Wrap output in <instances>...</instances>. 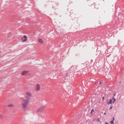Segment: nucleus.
Returning <instances> with one entry per match:
<instances>
[{
	"mask_svg": "<svg viewBox=\"0 0 124 124\" xmlns=\"http://www.w3.org/2000/svg\"><path fill=\"white\" fill-rule=\"evenodd\" d=\"M115 120V117H113V120L112 121H114Z\"/></svg>",
	"mask_w": 124,
	"mask_h": 124,
	"instance_id": "4468645a",
	"label": "nucleus"
},
{
	"mask_svg": "<svg viewBox=\"0 0 124 124\" xmlns=\"http://www.w3.org/2000/svg\"><path fill=\"white\" fill-rule=\"evenodd\" d=\"M104 115H106V112H105V113H104Z\"/></svg>",
	"mask_w": 124,
	"mask_h": 124,
	"instance_id": "dca6fc26",
	"label": "nucleus"
},
{
	"mask_svg": "<svg viewBox=\"0 0 124 124\" xmlns=\"http://www.w3.org/2000/svg\"><path fill=\"white\" fill-rule=\"evenodd\" d=\"M93 112H94V110L93 109L91 110V113H93Z\"/></svg>",
	"mask_w": 124,
	"mask_h": 124,
	"instance_id": "9b49d317",
	"label": "nucleus"
},
{
	"mask_svg": "<svg viewBox=\"0 0 124 124\" xmlns=\"http://www.w3.org/2000/svg\"><path fill=\"white\" fill-rule=\"evenodd\" d=\"M38 42H39V43H40V44H43V43H44L43 40L41 38H39L38 39Z\"/></svg>",
	"mask_w": 124,
	"mask_h": 124,
	"instance_id": "6e6552de",
	"label": "nucleus"
},
{
	"mask_svg": "<svg viewBox=\"0 0 124 124\" xmlns=\"http://www.w3.org/2000/svg\"><path fill=\"white\" fill-rule=\"evenodd\" d=\"M35 92H39V91H40V84H36L35 87Z\"/></svg>",
	"mask_w": 124,
	"mask_h": 124,
	"instance_id": "7ed1b4c3",
	"label": "nucleus"
},
{
	"mask_svg": "<svg viewBox=\"0 0 124 124\" xmlns=\"http://www.w3.org/2000/svg\"><path fill=\"white\" fill-rule=\"evenodd\" d=\"M26 95V99H23V102H21V106L23 110H25L28 107V105H29V103L31 100V98L32 97V94L31 92H27Z\"/></svg>",
	"mask_w": 124,
	"mask_h": 124,
	"instance_id": "f257e3e1",
	"label": "nucleus"
},
{
	"mask_svg": "<svg viewBox=\"0 0 124 124\" xmlns=\"http://www.w3.org/2000/svg\"><path fill=\"white\" fill-rule=\"evenodd\" d=\"M100 120H99V118H98L97 120V122H99Z\"/></svg>",
	"mask_w": 124,
	"mask_h": 124,
	"instance_id": "f8f14e48",
	"label": "nucleus"
},
{
	"mask_svg": "<svg viewBox=\"0 0 124 124\" xmlns=\"http://www.w3.org/2000/svg\"><path fill=\"white\" fill-rule=\"evenodd\" d=\"M66 76H67V77H68V76H69L68 75H67Z\"/></svg>",
	"mask_w": 124,
	"mask_h": 124,
	"instance_id": "a211bd4d",
	"label": "nucleus"
},
{
	"mask_svg": "<svg viewBox=\"0 0 124 124\" xmlns=\"http://www.w3.org/2000/svg\"><path fill=\"white\" fill-rule=\"evenodd\" d=\"M115 101H116V99L113 97L111 100H109V102H107V104H108V105H109V104H112V103H114Z\"/></svg>",
	"mask_w": 124,
	"mask_h": 124,
	"instance_id": "20e7f679",
	"label": "nucleus"
},
{
	"mask_svg": "<svg viewBox=\"0 0 124 124\" xmlns=\"http://www.w3.org/2000/svg\"><path fill=\"white\" fill-rule=\"evenodd\" d=\"M45 108H46V105L42 106V107H40V108H39L38 111L42 112V111H43V110H44V109H45Z\"/></svg>",
	"mask_w": 124,
	"mask_h": 124,
	"instance_id": "0eeeda50",
	"label": "nucleus"
},
{
	"mask_svg": "<svg viewBox=\"0 0 124 124\" xmlns=\"http://www.w3.org/2000/svg\"><path fill=\"white\" fill-rule=\"evenodd\" d=\"M14 107V105L13 104H10L8 105V107Z\"/></svg>",
	"mask_w": 124,
	"mask_h": 124,
	"instance_id": "1a4fd4ad",
	"label": "nucleus"
},
{
	"mask_svg": "<svg viewBox=\"0 0 124 124\" xmlns=\"http://www.w3.org/2000/svg\"><path fill=\"white\" fill-rule=\"evenodd\" d=\"M115 101H116V99L113 97L111 100H109V102H107V104H108V105H109V104H112V103H114Z\"/></svg>",
	"mask_w": 124,
	"mask_h": 124,
	"instance_id": "39448f33",
	"label": "nucleus"
},
{
	"mask_svg": "<svg viewBox=\"0 0 124 124\" xmlns=\"http://www.w3.org/2000/svg\"><path fill=\"white\" fill-rule=\"evenodd\" d=\"M102 100H103V101L104 100V97H103L102 98Z\"/></svg>",
	"mask_w": 124,
	"mask_h": 124,
	"instance_id": "ddd939ff",
	"label": "nucleus"
},
{
	"mask_svg": "<svg viewBox=\"0 0 124 124\" xmlns=\"http://www.w3.org/2000/svg\"><path fill=\"white\" fill-rule=\"evenodd\" d=\"M21 75L22 76H26V75H28V74H30V71L29 70H24L21 72Z\"/></svg>",
	"mask_w": 124,
	"mask_h": 124,
	"instance_id": "f03ea898",
	"label": "nucleus"
},
{
	"mask_svg": "<svg viewBox=\"0 0 124 124\" xmlns=\"http://www.w3.org/2000/svg\"><path fill=\"white\" fill-rule=\"evenodd\" d=\"M110 110L112 109V107H110Z\"/></svg>",
	"mask_w": 124,
	"mask_h": 124,
	"instance_id": "2eb2a0df",
	"label": "nucleus"
},
{
	"mask_svg": "<svg viewBox=\"0 0 124 124\" xmlns=\"http://www.w3.org/2000/svg\"><path fill=\"white\" fill-rule=\"evenodd\" d=\"M110 123L111 124H114V121H113V120L111 121L110 122Z\"/></svg>",
	"mask_w": 124,
	"mask_h": 124,
	"instance_id": "9d476101",
	"label": "nucleus"
},
{
	"mask_svg": "<svg viewBox=\"0 0 124 124\" xmlns=\"http://www.w3.org/2000/svg\"><path fill=\"white\" fill-rule=\"evenodd\" d=\"M100 84H102V82H100Z\"/></svg>",
	"mask_w": 124,
	"mask_h": 124,
	"instance_id": "f3484780",
	"label": "nucleus"
},
{
	"mask_svg": "<svg viewBox=\"0 0 124 124\" xmlns=\"http://www.w3.org/2000/svg\"><path fill=\"white\" fill-rule=\"evenodd\" d=\"M21 40L22 42H26V41H28V37L27 35H24L22 37H21Z\"/></svg>",
	"mask_w": 124,
	"mask_h": 124,
	"instance_id": "423d86ee",
	"label": "nucleus"
},
{
	"mask_svg": "<svg viewBox=\"0 0 124 124\" xmlns=\"http://www.w3.org/2000/svg\"><path fill=\"white\" fill-rule=\"evenodd\" d=\"M105 124H108V123H106Z\"/></svg>",
	"mask_w": 124,
	"mask_h": 124,
	"instance_id": "6ab92c4d",
	"label": "nucleus"
}]
</instances>
